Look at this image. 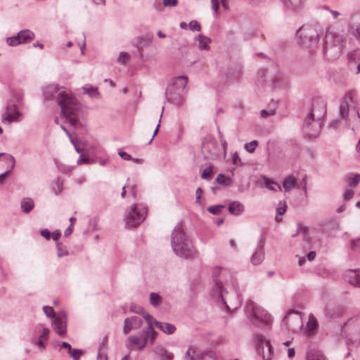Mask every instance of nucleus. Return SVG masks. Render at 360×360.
I'll return each instance as SVG.
<instances>
[{"label":"nucleus","mask_w":360,"mask_h":360,"mask_svg":"<svg viewBox=\"0 0 360 360\" xmlns=\"http://www.w3.org/2000/svg\"><path fill=\"white\" fill-rule=\"evenodd\" d=\"M43 95L46 101L56 100L61 108L66 120L74 127L81 126L84 108L73 96L70 91L56 84L44 87Z\"/></svg>","instance_id":"1"},{"label":"nucleus","mask_w":360,"mask_h":360,"mask_svg":"<svg viewBox=\"0 0 360 360\" xmlns=\"http://www.w3.org/2000/svg\"><path fill=\"white\" fill-rule=\"evenodd\" d=\"M171 245L174 252L179 257L193 259L196 257L197 252L180 224L172 232Z\"/></svg>","instance_id":"2"},{"label":"nucleus","mask_w":360,"mask_h":360,"mask_svg":"<svg viewBox=\"0 0 360 360\" xmlns=\"http://www.w3.org/2000/svg\"><path fill=\"white\" fill-rule=\"evenodd\" d=\"M245 313L254 326L259 327L262 325L266 330L270 329L272 323L271 316L264 310H261L253 302L247 303Z\"/></svg>","instance_id":"3"},{"label":"nucleus","mask_w":360,"mask_h":360,"mask_svg":"<svg viewBox=\"0 0 360 360\" xmlns=\"http://www.w3.org/2000/svg\"><path fill=\"white\" fill-rule=\"evenodd\" d=\"M187 83L188 77L184 75L172 79L166 89L165 96L167 100L174 105H179L181 101L182 93Z\"/></svg>","instance_id":"4"},{"label":"nucleus","mask_w":360,"mask_h":360,"mask_svg":"<svg viewBox=\"0 0 360 360\" xmlns=\"http://www.w3.org/2000/svg\"><path fill=\"white\" fill-rule=\"evenodd\" d=\"M298 43L306 48H313L316 46L319 39L317 26L304 25L297 31Z\"/></svg>","instance_id":"5"},{"label":"nucleus","mask_w":360,"mask_h":360,"mask_svg":"<svg viewBox=\"0 0 360 360\" xmlns=\"http://www.w3.org/2000/svg\"><path fill=\"white\" fill-rule=\"evenodd\" d=\"M147 215V208L136 204L132 205L126 212L124 221L126 226L129 229L135 228L143 221Z\"/></svg>","instance_id":"6"},{"label":"nucleus","mask_w":360,"mask_h":360,"mask_svg":"<svg viewBox=\"0 0 360 360\" xmlns=\"http://www.w3.org/2000/svg\"><path fill=\"white\" fill-rule=\"evenodd\" d=\"M340 37L335 33L327 30L323 42V53L326 56L338 55L340 53Z\"/></svg>","instance_id":"7"},{"label":"nucleus","mask_w":360,"mask_h":360,"mask_svg":"<svg viewBox=\"0 0 360 360\" xmlns=\"http://www.w3.org/2000/svg\"><path fill=\"white\" fill-rule=\"evenodd\" d=\"M15 164L11 155L0 153V184H3L6 176L11 173Z\"/></svg>","instance_id":"8"},{"label":"nucleus","mask_w":360,"mask_h":360,"mask_svg":"<svg viewBox=\"0 0 360 360\" xmlns=\"http://www.w3.org/2000/svg\"><path fill=\"white\" fill-rule=\"evenodd\" d=\"M323 124V120H317L314 117H307L303 125V131L309 138H315L319 134Z\"/></svg>","instance_id":"9"},{"label":"nucleus","mask_w":360,"mask_h":360,"mask_svg":"<svg viewBox=\"0 0 360 360\" xmlns=\"http://www.w3.org/2000/svg\"><path fill=\"white\" fill-rule=\"evenodd\" d=\"M4 122L11 124L12 122H19L22 120V114L19 110L17 105H8L6 107L4 112L1 115Z\"/></svg>","instance_id":"10"},{"label":"nucleus","mask_w":360,"mask_h":360,"mask_svg":"<svg viewBox=\"0 0 360 360\" xmlns=\"http://www.w3.org/2000/svg\"><path fill=\"white\" fill-rule=\"evenodd\" d=\"M55 330L58 335L64 337L67 333V314L65 311H60L52 321Z\"/></svg>","instance_id":"11"},{"label":"nucleus","mask_w":360,"mask_h":360,"mask_svg":"<svg viewBox=\"0 0 360 360\" xmlns=\"http://www.w3.org/2000/svg\"><path fill=\"white\" fill-rule=\"evenodd\" d=\"M326 114V105L323 101L316 99L313 101L312 109L307 117H314L317 120H323Z\"/></svg>","instance_id":"12"},{"label":"nucleus","mask_w":360,"mask_h":360,"mask_svg":"<svg viewBox=\"0 0 360 360\" xmlns=\"http://www.w3.org/2000/svg\"><path fill=\"white\" fill-rule=\"evenodd\" d=\"M264 244L265 239L261 237L257 243L255 251L251 257V263L254 265H258L262 262L264 259Z\"/></svg>","instance_id":"13"},{"label":"nucleus","mask_w":360,"mask_h":360,"mask_svg":"<svg viewBox=\"0 0 360 360\" xmlns=\"http://www.w3.org/2000/svg\"><path fill=\"white\" fill-rule=\"evenodd\" d=\"M143 319L136 316L126 318L124 321V334L129 333L132 329L139 328L143 325Z\"/></svg>","instance_id":"14"},{"label":"nucleus","mask_w":360,"mask_h":360,"mask_svg":"<svg viewBox=\"0 0 360 360\" xmlns=\"http://www.w3.org/2000/svg\"><path fill=\"white\" fill-rule=\"evenodd\" d=\"M345 280L349 284L360 288V269L347 270L344 275Z\"/></svg>","instance_id":"15"},{"label":"nucleus","mask_w":360,"mask_h":360,"mask_svg":"<svg viewBox=\"0 0 360 360\" xmlns=\"http://www.w3.org/2000/svg\"><path fill=\"white\" fill-rule=\"evenodd\" d=\"M348 64L351 70L356 69V73H360V50H355L347 54Z\"/></svg>","instance_id":"16"},{"label":"nucleus","mask_w":360,"mask_h":360,"mask_svg":"<svg viewBox=\"0 0 360 360\" xmlns=\"http://www.w3.org/2000/svg\"><path fill=\"white\" fill-rule=\"evenodd\" d=\"M352 103V93H347L340 103V115L347 122L348 114L349 111V104Z\"/></svg>","instance_id":"17"},{"label":"nucleus","mask_w":360,"mask_h":360,"mask_svg":"<svg viewBox=\"0 0 360 360\" xmlns=\"http://www.w3.org/2000/svg\"><path fill=\"white\" fill-rule=\"evenodd\" d=\"M221 271V269L218 266H216L215 268H214L213 272H212V277H213L214 283V285L213 286V290H215L217 292V293L218 294L219 297L222 298V289H224L223 285H222V283L221 282V281L218 279V276H219Z\"/></svg>","instance_id":"18"},{"label":"nucleus","mask_w":360,"mask_h":360,"mask_svg":"<svg viewBox=\"0 0 360 360\" xmlns=\"http://www.w3.org/2000/svg\"><path fill=\"white\" fill-rule=\"evenodd\" d=\"M289 10L299 11L305 0H279Z\"/></svg>","instance_id":"19"},{"label":"nucleus","mask_w":360,"mask_h":360,"mask_svg":"<svg viewBox=\"0 0 360 360\" xmlns=\"http://www.w3.org/2000/svg\"><path fill=\"white\" fill-rule=\"evenodd\" d=\"M154 325L163 333L168 335L173 334L176 330V326L172 323L154 321Z\"/></svg>","instance_id":"20"},{"label":"nucleus","mask_w":360,"mask_h":360,"mask_svg":"<svg viewBox=\"0 0 360 360\" xmlns=\"http://www.w3.org/2000/svg\"><path fill=\"white\" fill-rule=\"evenodd\" d=\"M17 34L21 44L30 42L33 40L35 37L34 33L30 30H22L20 31Z\"/></svg>","instance_id":"21"},{"label":"nucleus","mask_w":360,"mask_h":360,"mask_svg":"<svg viewBox=\"0 0 360 360\" xmlns=\"http://www.w3.org/2000/svg\"><path fill=\"white\" fill-rule=\"evenodd\" d=\"M285 192L291 191L293 188L299 187L296 179L292 176H288L283 181V184Z\"/></svg>","instance_id":"22"},{"label":"nucleus","mask_w":360,"mask_h":360,"mask_svg":"<svg viewBox=\"0 0 360 360\" xmlns=\"http://www.w3.org/2000/svg\"><path fill=\"white\" fill-rule=\"evenodd\" d=\"M228 210L232 214L239 215L243 212L244 206L238 201H233L229 204Z\"/></svg>","instance_id":"23"},{"label":"nucleus","mask_w":360,"mask_h":360,"mask_svg":"<svg viewBox=\"0 0 360 360\" xmlns=\"http://www.w3.org/2000/svg\"><path fill=\"white\" fill-rule=\"evenodd\" d=\"M20 207L24 213H29L34 207V202L32 198H25L21 201Z\"/></svg>","instance_id":"24"},{"label":"nucleus","mask_w":360,"mask_h":360,"mask_svg":"<svg viewBox=\"0 0 360 360\" xmlns=\"http://www.w3.org/2000/svg\"><path fill=\"white\" fill-rule=\"evenodd\" d=\"M262 184L264 185L269 190L276 191H281V186L276 183V181L271 180V179L264 176L262 179Z\"/></svg>","instance_id":"25"},{"label":"nucleus","mask_w":360,"mask_h":360,"mask_svg":"<svg viewBox=\"0 0 360 360\" xmlns=\"http://www.w3.org/2000/svg\"><path fill=\"white\" fill-rule=\"evenodd\" d=\"M224 290V289H222V291ZM221 298V302H223L229 311H231V310H235V309H237L241 304V300L239 297V295L237 294V298L235 300H229V304L227 303V302L225 300L224 297V295L222 294V298Z\"/></svg>","instance_id":"26"},{"label":"nucleus","mask_w":360,"mask_h":360,"mask_svg":"<svg viewBox=\"0 0 360 360\" xmlns=\"http://www.w3.org/2000/svg\"><path fill=\"white\" fill-rule=\"evenodd\" d=\"M107 350H108V345L107 340L104 339L103 342L100 344L98 354H97V360H107Z\"/></svg>","instance_id":"27"},{"label":"nucleus","mask_w":360,"mask_h":360,"mask_svg":"<svg viewBox=\"0 0 360 360\" xmlns=\"http://www.w3.org/2000/svg\"><path fill=\"white\" fill-rule=\"evenodd\" d=\"M207 353L195 354L193 348H189L186 353V360H203V357L207 355Z\"/></svg>","instance_id":"28"},{"label":"nucleus","mask_w":360,"mask_h":360,"mask_svg":"<svg viewBox=\"0 0 360 360\" xmlns=\"http://www.w3.org/2000/svg\"><path fill=\"white\" fill-rule=\"evenodd\" d=\"M196 40L198 41V49L200 50H208L210 49L209 44L211 42L210 38L202 34H199L196 37Z\"/></svg>","instance_id":"29"},{"label":"nucleus","mask_w":360,"mask_h":360,"mask_svg":"<svg viewBox=\"0 0 360 360\" xmlns=\"http://www.w3.org/2000/svg\"><path fill=\"white\" fill-rule=\"evenodd\" d=\"M131 311L141 314L143 316V318L148 323V326L149 324H152L153 326L155 321L153 317L150 314L147 313L143 308L139 307V309H135V308L131 307Z\"/></svg>","instance_id":"30"},{"label":"nucleus","mask_w":360,"mask_h":360,"mask_svg":"<svg viewBox=\"0 0 360 360\" xmlns=\"http://www.w3.org/2000/svg\"><path fill=\"white\" fill-rule=\"evenodd\" d=\"M215 147L214 143L210 142V143H203L202 145V150L204 153L205 152H210L207 156H206V158H214L217 155V152L216 150L214 151L211 152V148Z\"/></svg>","instance_id":"31"},{"label":"nucleus","mask_w":360,"mask_h":360,"mask_svg":"<svg viewBox=\"0 0 360 360\" xmlns=\"http://www.w3.org/2000/svg\"><path fill=\"white\" fill-rule=\"evenodd\" d=\"M129 345H127L128 348L132 349L134 346L138 345L139 347L142 343V336L139 333L138 335H131L127 339Z\"/></svg>","instance_id":"32"},{"label":"nucleus","mask_w":360,"mask_h":360,"mask_svg":"<svg viewBox=\"0 0 360 360\" xmlns=\"http://www.w3.org/2000/svg\"><path fill=\"white\" fill-rule=\"evenodd\" d=\"M306 360H326V359L320 351L310 350L307 354Z\"/></svg>","instance_id":"33"},{"label":"nucleus","mask_w":360,"mask_h":360,"mask_svg":"<svg viewBox=\"0 0 360 360\" xmlns=\"http://www.w3.org/2000/svg\"><path fill=\"white\" fill-rule=\"evenodd\" d=\"M139 333H140L141 336H142V343L139 346V349L143 350L147 345L148 339L150 340V334H149V331H148V328L147 327L146 330L141 331Z\"/></svg>","instance_id":"34"},{"label":"nucleus","mask_w":360,"mask_h":360,"mask_svg":"<svg viewBox=\"0 0 360 360\" xmlns=\"http://www.w3.org/2000/svg\"><path fill=\"white\" fill-rule=\"evenodd\" d=\"M156 354L162 360H172V355L169 353L165 348L160 347L156 350Z\"/></svg>","instance_id":"35"},{"label":"nucleus","mask_w":360,"mask_h":360,"mask_svg":"<svg viewBox=\"0 0 360 360\" xmlns=\"http://www.w3.org/2000/svg\"><path fill=\"white\" fill-rule=\"evenodd\" d=\"M280 206L276 208V216L275 217V220L278 222L281 221V218L279 217V215H283L286 212L287 205L286 203L280 202Z\"/></svg>","instance_id":"36"},{"label":"nucleus","mask_w":360,"mask_h":360,"mask_svg":"<svg viewBox=\"0 0 360 360\" xmlns=\"http://www.w3.org/2000/svg\"><path fill=\"white\" fill-rule=\"evenodd\" d=\"M162 302L161 297L155 292H151L150 294V302L153 306L157 307Z\"/></svg>","instance_id":"37"},{"label":"nucleus","mask_w":360,"mask_h":360,"mask_svg":"<svg viewBox=\"0 0 360 360\" xmlns=\"http://www.w3.org/2000/svg\"><path fill=\"white\" fill-rule=\"evenodd\" d=\"M216 181L218 184L228 186L231 184V179L219 174L216 178Z\"/></svg>","instance_id":"38"},{"label":"nucleus","mask_w":360,"mask_h":360,"mask_svg":"<svg viewBox=\"0 0 360 360\" xmlns=\"http://www.w3.org/2000/svg\"><path fill=\"white\" fill-rule=\"evenodd\" d=\"M297 234H302L304 240L309 241L307 227H304L301 224H300L297 228Z\"/></svg>","instance_id":"39"},{"label":"nucleus","mask_w":360,"mask_h":360,"mask_svg":"<svg viewBox=\"0 0 360 360\" xmlns=\"http://www.w3.org/2000/svg\"><path fill=\"white\" fill-rule=\"evenodd\" d=\"M68 354L74 360H79L84 354V351L82 349H72Z\"/></svg>","instance_id":"40"},{"label":"nucleus","mask_w":360,"mask_h":360,"mask_svg":"<svg viewBox=\"0 0 360 360\" xmlns=\"http://www.w3.org/2000/svg\"><path fill=\"white\" fill-rule=\"evenodd\" d=\"M272 103L274 104V108L270 109L269 110H261L260 115L262 117L266 118L268 116L273 115L276 113V103H274V101H272Z\"/></svg>","instance_id":"41"},{"label":"nucleus","mask_w":360,"mask_h":360,"mask_svg":"<svg viewBox=\"0 0 360 360\" xmlns=\"http://www.w3.org/2000/svg\"><path fill=\"white\" fill-rule=\"evenodd\" d=\"M258 146V141L253 140L245 145V149L248 153H253L256 147Z\"/></svg>","instance_id":"42"},{"label":"nucleus","mask_w":360,"mask_h":360,"mask_svg":"<svg viewBox=\"0 0 360 360\" xmlns=\"http://www.w3.org/2000/svg\"><path fill=\"white\" fill-rule=\"evenodd\" d=\"M6 42L11 46H15L19 44H21L19 37H18V34L13 36V37H8L6 39Z\"/></svg>","instance_id":"43"},{"label":"nucleus","mask_w":360,"mask_h":360,"mask_svg":"<svg viewBox=\"0 0 360 360\" xmlns=\"http://www.w3.org/2000/svg\"><path fill=\"white\" fill-rule=\"evenodd\" d=\"M348 181V184L349 186H356L360 181V174H355L354 176H349Z\"/></svg>","instance_id":"44"},{"label":"nucleus","mask_w":360,"mask_h":360,"mask_svg":"<svg viewBox=\"0 0 360 360\" xmlns=\"http://www.w3.org/2000/svg\"><path fill=\"white\" fill-rule=\"evenodd\" d=\"M352 31L353 34L358 39H360V18L359 20L352 25Z\"/></svg>","instance_id":"45"},{"label":"nucleus","mask_w":360,"mask_h":360,"mask_svg":"<svg viewBox=\"0 0 360 360\" xmlns=\"http://www.w3.org/2000/svg\"><path fill=\"white\" fill-rule=\"evenodd\" d=\"M223 208L224 205H217L209 207L207 211L212 214H219Z\"/></svg>","instance_id":"46"},{"label":"nucleus","mask_w":360,"mask_h":360,"mask_svg":"<svg viewBox=\"0 0 360 360\" xmlns=\"http://www.w3.org/2000/svg\"><path fill=\"white\" fill-rule=\"evenodd\" d=\"M43 310H44V314L48 317L53 318V319H55V317L57 316V314L55 313L54 310L53 309V308L51 307L44 306L43 307Z\"/></svg>","instance_id":"47"},{"label":"nucleus","mask_w":360,"mask_h":360,"mask_svg":"<svg viewBox=\"0 0 360 360\" xmlns=\"http://www.w3.org/2000/svg\"><path fill=\"white\" fill-rule=\"evenodd\" d=\"M148 328L150 334V342L151 344H153L157 338L158 333L154 330L152 324H149Z\"/></svg>","instance_id":"48"},{"label":"nucleus","mask_w":360,"mask_h":360,"mask_svg":"<svg viewBox=\"0 0 360 360\" xmlns=\"http://www.w3.org/2000/svg\"><path fill=\"white\" fill-rule=\"evenodd\" d=\"M213 174V167L212 165H210L209 167H206L201 175V177L204 179H206L209 177H210Z\"/></svg>","instance_id":"49"},{"label":"nucleus","mask_w":360,"mask_h":360,"mask_svg":"<svg viewBox=\"0 0 360 360\" xmlns=\"http://www.w3.org/2000/svg\"><path fill=\"white\" fill-rule=\"evenodd\" d=\"M318 326L317 321L316 319L311 316L309 318V321L307 323V327L309 328V330L311 331L314 330Z\"/></svg>","instance_id":"50"},{"label":"nucleus","mask_w":360,"mask_h":360,"mask_svg":"<svg viewBox=\"0 0 360 360\" xmlns=\"http://www.w3.org/2000/svg\"><path fill=\"white\" fill-rule=\"evenodd\" d=\"M78 165L86 164L88 165L90 163V159L88 155L81 154L79 159L77 161Z\"/></svg>","instance_id":"51"},{"label":"nucleus","mask_w":360,"mask_h":360,"mask_svg":"<svg viewBox=\"0 0 360 360\" xmlns=\"http://www.w3.org/2000/svg\"><path fill=\"white\" fill-rule=\"evenodd\" d=\"M189 28L192 31H200L201 26L200 23L196 20H192L188 24Z\"/></svg>","instance_id":"52"},{"label":"nucleus","mask_w":360,"mask_h":360,"mask_svg":"<svg viewBox=\"0 0 360 360\" xmlns=\"http://www.w3.org/2000/svg\"><path fill=\"white\" fill-rule=\"evenodd\" d=\"M129 59V56L128 53H127L125 52H121L117 58V60H118V62H120L122 64H125L128 61Z\"/></svg>","instance_id":"53"},{"label":"nucleus","mask_w":360,"mask_h":360,"mask_svg":"<svg viewBox=\"0 0 360 360\" xmlns=\"http://www.w3.org/2000/svg\"><path fill=\"white\" fill-rule=\"evenodd\" d=\"M68 255V251L63 249L60 244H57V255L58 257H62Z\"/></svg>","instance_id":"54"},{"label":"nucleus","mask_w":360,"mask_h":360,"mask_svg":"<svg viewBox=\"0 0 360 360\" xmlns=\"http://www.w3.org/2000/svg\"><path fill=\"white\" fill-rule=\"evenodd\" d=\"M298 186H299L298 188L301 187L302 189L303 190V191L304 192L305 195H307V175H304L303 176V178L302 179L300 183L298 184Z\"/></svg>","instance_id":"55"},{"label":"nucleus","mask_w":360,"mask_h":360,"mask_svg":"<svg viewBox=\"0 0 360 360\" xmlns=\"http://www.w3.org/2000/svg\"><path fill=\"white\" fill-rule=\"evenodd\" d=\"M232 161L233 164L236 166L242 165L241 160L236 152L232 154Z\"/></svg>","instance_id":"56"},{"label":"nucleus","mask_w":360,"mask_h":360,"mask_svg":"<svg viewBox=\"0 0 360 360\" xmlns=\"http://www.w3.org/2000/svg\"><path fill=\"white\" fill-rule=\"evenodd\" d=\"M59 349L64 348L67 350L68 353L70 352L72 349L71 345L67 342H61L58 343Z\"/></svg>","instance_id":"57"},{"label":"nucleus","mask_w":360,"mask_h":360,"mask_svg":"<svg viewBox=\"0 0 360 360\" xmlns=\"http://www.w3.org/2000/svg\"><path fill=\"white\" fill-rule=\"evenodd\" d=\"M354 192L351 189H346L344 193V199L345 200H349L352 198L354 196Z\"/></svg>","instance_id":"58"},{"label":"nucleus","mask_w":360,"mask_h":360,"mask_svg":"<svg viewBox=\"0 0 360 360\" xmlns=\"http://www.w3.org/2000/svg\"><path fill=\"white\" fill-rule=\"evenodd\" d=\"M177 4V0H163V5L166 7H173Z\"/></svg>","instance_id":"59"},{"label":"nucleus","mask_w":360,"mask_h":360,"mask_svg":"<svg viewBox=\"0 0 360 360\" xmlns=\"http://www.w3.org/2000/svg\"><path fill=\"white\" fill-rule=\"evenodd\" d=\"M352 248L360 252V239L352 240L351 243Z\"/></svg>","instance_id":"60"},{"label":"nucleus","mask_w":360,"mask_h":360,"mask_svg":"<svg viewBox=\"0 0 360 360\" xmlns=\"http://www.w3.org/2000/svg\"><path fill=\"white\" fill-rule=\"evenodd\" d=\"M49 329L46 328H44L42 333L39 335V339L47 340L49 334Z\"/></svg>","instance_id":"61"},{"label":"nucleus","mask_w":360,"mask_h":360,"mask_svg":"<svg viewBox=\"0 0 360 360\" xmlns=\"http://www.w3.org/2000/svg\"><path fill=\"white\" fill-rule=\"evenodd\" d=\"M56 185L57 187V191L54 189V192L56 194H58L63 189V183L59 179H58L56 182Z\"/></svg>","instance_id":"62"},{"label":"nucleus","mask_w":360,"mask_h":360,"mask_svg":"<svg viewBox=\"0 0 360 360\" xmlns=\"http://www.w3.org/2000/svg\"><path fill=\"white\" fill-rule=\"evenodd\" d=\"M118 154L124 160H130L131 159H132V157L130 155L127 154L125 151H120Z\"/></svg>","instance_id":"63"},{"label":"nucleus","mask_w":360,"mask_h":360,"mask_svg":"<svg viewBox=\"0 0 360 360\" xmlns=\"http://www.w3.org/2000/svg\"><path fill=\"white\" fill-rule=\"evenodd\" d=\"M41 235L46 239L49 240L51 237V232L48 229H43L41 231Z\"/></svg>","instance_id":"64"}]
</instances>
